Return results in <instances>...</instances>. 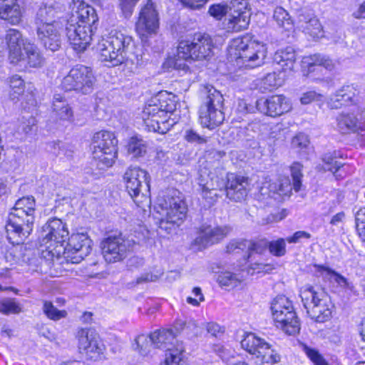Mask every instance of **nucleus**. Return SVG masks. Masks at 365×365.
<instances>
[{
	"label": "nucleus",
	"mask_w": 365,
	"mask_h": 365,
	"mask_svg": "<svg viewBox=\"0 0 365 365\" xmlns=\"http://www.w3.org/2000/svg\"><path fill=\"white\" fill-rule=\"evenodd\" d=\"M128 151L133 157H141L147 152L146 142L138 137H132L128 144Z\"/></svg>",
	"instance_id": "nucleus-38"
},
{
	"label": "nucleus",
	"mask_w": 365,
	"mask_h": 365,
	"mask_svg": "<svg viewBox=\"0 0 365 365\" xmlns=\"http://www.w3.org/2000/svg\"><path fill=\"white\" fill-rule=\"evenodd\" d=\"M36 31L38 42L46 50L54 52L61 48L63 41L61 24L36 28Z\"/></svg>",
	"instance_id": "nucleus-20"
},
{
	"label": "nucleus",
	"mask_w": 365,
	"mask_h": 365,
	"mask_svg": "<svg viewBox=\"0 0 365 365\" xmlns=\"http://www.w3.org/2000/svg\"><path fill=\"white\" fill-rule=\"evenodd\" d=\"M71 15L67 21L66 34L72 48L82 52L92 40L93 29L98 18L96 10L88 4L77 1L71 5Z\"/></svg>",
	"instance_id": "nucleus-1"
},
{
	"label": "nucleus",
	"mask_w": 365,
	"mask_h": 365,
	"mask_svg": "<svg viewBox=\"0 0 365 365\" xmlns=\"http://www.w3.org/2000/svg\"><path fill=\"white\" fill-rule=\"evenodd\" d=\"M96 77L90 67L76 65L73 67L61 81V88L66 91H75L87 95L94 89Z\"/></svg>",
	"instance_id": "nucleus-13"
},
{
	"label": "nucleus",
	"mask_w": 365,
	"mask_h": 365,
	"mask_svg": "<svg viewBox=\"0 0 365 365\" xmlns=\"http://www.w3.org/2000/svg\"><path fill=\"white\" fill-rule=\"evenodd\" d=\"M274 62L280 66L284 71H292L296 61L295 50L287 46L277 50L273 57Z\"/></svg>",
	"instance_id": "nucleus-31"
},
{
	"label": "nucleus",
	"mask_w": 365,
	"mask_h": 365,
	"mask_svg": "<svg viewBox=\"0 0 365 365\" xmlns=\"http://www.w3.org/2000/svg\"><path fill=\"white\" fill-rule=\"evenodd\" d=\"M25 55L20 60L26 63L30 67L37 68L43 65V58L38 48L34 43H29L24 47Z\"/></svg>",
	"instance_id": "nucleus-32"
},
{
	"label": "nucleus",
	"mask_w": 365,
	"mask_h": 365,
	"mask_svg": "<svg viewBox=\"0 0 365 365\" xmlns=\"http://www.w3.org/2000/svg\"><path fill=\"white\" fill-rule=\"evenodd\" d=\"M225 185L226 196L234 202H241L247 195L248 178L244 176L229 173Z\"/></svg>",
	"instance_id": "nucleus-21"
},
{
	"label": "nucleus",
	"mask_w": 365,
	"mask_h": 365,
	"mask_svg": "<svg viewBox=\"0 0 365 365\" xmlns=\"http://www.w3.org/2000/svg\"><path fill=\"white\" fill-rule=\"evenodd\" d=\"M247 243L246 249L248 252L247 257V260L252 257L253 252L262 254L269 246V241L267 240H260L255 242L247 240Z\"/></svg>",
	"instance_id": "nucleus-49"
},
{
	"label": "nucleus",
	"mask_w": 365,
	"mask_h": 365,
	"mask_svg": "<svg viewBox=\"0 0 365 365\" xmlns=\"http://www.w3.org/2000/svg\"><path fill=\"white\" fill-rule=\"evenodd\" d=\"M5 41L9 50V58L12 63H16L23 58V51L25 46L30 43L23 37L21 33L14 29L6 31Z\"/></svg>",
	"instance_id": "nucleus-23"
},
{
	"label": "nucleus",
	"mask_w": 365,
	"mask_h": 365,
	"mask_svg": "<svg viewBox=\"0 0 365 365\" xmlns=\"http://www.w3.org/2000/svg\"><path fill=\"white\" fill-rule=\"evenodd\" d=\"M22 312L21 305L15 298H5L0 301V312L5 315L18 314Z\"/></svg>",
	"instance_id": "nucleus-40"
},
{
	"label": "nucleus",
	"mask_w": 365,
	"mask_h": 365,
	"mask_svg": "<svg viewBox=\"0 0 365 365\" xmlns=\"http://www.w3.org/2000/svg\"><path fill=\"white\" fill-rule=\"evenodd\" d=\"M314 16V14L311 10L306 9L300 10L297 15V23L299 26L304 30L306 27L305 24H308V22H309Z\"/></svg>",
	"instance_id": "nucleus-59"
},
{
	"label": "nucleus",
	"mask_w": 365,
	"mask_h": 365,
	"mask_svg": "<svg viewBox=\"0 0 365 365\" xmlns=\"http://www.w3.org/2000/svg\"><path fill=\"white\" fill-rule=\"evenodd\" d=\"M231 58L239 68H253L262 66L267 54L266 45L250 36L235 38L230 48Z\"/></svg>",
	"instance_id": "nucleus-2"
},
{
	"label": "nucleus",
	"mask_w": 365,
	"mask_h": 365,
	"mask_svg": "<svg viewBox=\"0 0 365 365\" xmlns=\"http://www.w3.org/2000/svg\"><path fill=\"white\" fill-rule=\"evenodd\" d=\"M300 297L307 314L314 322L324 323L331 318L334 305L324 290L310 286L301 291Z\"/></svg>",
	"instance_id": "nucleus-5"
},
{
	"label": "nucleus",
	"mask_w": 365,
	"mask_h": 365,
	"mask_svg": "<svg viewBox=\"0 0 365 365\" xmlns=\"http://www.w3.org/2000/svg\"><path fill=\"white\" fill-rule=\"evenodd\" d=\"M53 117L59 120L71 121L73 119V110L68 101L60 93H56L52 102Z\"/></svg>",
	"instance_id": "nucleus-27"
},
{
	"label": "nucleus",
	"mask_w": 365,
	"mask_h": 365,
	"mask_svg": "<svg viewBox=\"0 0 365 365\" xmlns=\"http://www.w3.org/2000/svg\"><path fill=\"white\" fill-rule=\"evenodd\" d=\"M273 19L279 26L287 30L292 29V19L288 12L284 8L281 6L276 7L273 14Z\"/></svg>",
	"instance_id": "nucleus-41"
},
{
	"label": "nucleus",
	"mask_w": 365,
	"mask_h": 365,
	"mask_svg": "<svg viewBox=\"0 0 365 365\" xmlns=\"http://www.w3.org/2000/svg\"><path fill=\"white\" fill-rule=\"evenodd\" d=\"M291 109L289 101L283 95H273L257 100V110L272 118L280 116Z\"/></svg>",
	"instance_id": "nucleus-19"
},
{
	"label": "nucleus",
	"mask_w": 365,
	"mask_h": 365,
	"mask_svg": "<svg viewBox=\"0 0 365 365\" xmlns=\"http://www.w3.org/2000/svg\"><path fill=\"white\" fill-rule=\"evenodd\" d=\"M175 336L172 329L156 330L149 335V337L142 334L135 339L138 344L146 342V344H153L155 348H166L168 352L165 355V362L167 365H179L182 360L184 347L182 344H178L177 348L173 349L167 347V344H173Z\"/></svg>",
	"instance_id": "nucleus-12"
},
{
	"label": "nucleus",
	"mask_w": 365,
	"mask_h": 365,
	"mask_svg": "<svg viewBox=\"0 0 365 365\" xmlns=\"http://www.w3.org/2000/svg\"><path fill=\"white\" fill-rule=\"evenodd\" d=\"M226 4L230 11L242 12L247 11V0H226Z\"/></svg>",
	"instance_id": "nucleus-57"
},
{
	"label": "nucleus",
	"mask_w": 365,
	"mask_h": 365,
	"mask_svg": "<svg viewBox=\"0 0 365 365\" xmlns=\"http://www.w3.org/2000/svg\"><path fill=\"white\" fill-rule=\"evenodd\" d=\"M77 337L79 348L83 349L87 358L97 361L103 357L106 347L95 330L82 328L78 331Z\"/></svg>",
	"instance_id": "nucleus-18"
},
{
	"label": "nucleus",
	"mask_w": 365,
	"mask_h": 365,
	"mask_svg": "<svg viewBox=\"0 0 365 365\" xmlns=\"http://www.w3.org/2000/svg\"><path fill=\"white\" fill-rule=\"evenodd\" d=\"M10 97L12 100L18 98L24 92V82L21 76H13L10 79Z\"/></svg>",
	"instance_id": "nucleus-43"
},
{
	"label": "nucleus",
	"mask_w": 365,
	"mask_h": 365,
	"mask_svg": "<svg viewBox=\"0 0 365 365\" xmlns=\"http://www.w3.org/2000/svg\"><path fill=\"white\" fill-rule=\"evenodd\" d=\"M157 209L161 216L159 227L168 233L179 227L187 216V206L178 196L167 195L159 200Z\"/></svg>",
	"instance_id": "nucleus-6"
},
{
	"label": "nucleus",
	"mask_w": 365,
	"mask_h": 365,
	"mask_svg": "<svg viewBox=\"0 0 365 365\" xmlns=\"http://www.w3.org/2000/svg\"><path fill=\"white\" fill-rule=\"evenodd\" d=\"M16 1L0 4V18L14 25L19 24L22 18V12Z\"/></svg>",
	"instance_id": "nucleus-30"
},
{
	"label": "nucleus",
	"mask_w": 365,
	"mask_h": 365,
	"mask_svg": "<svg viewBox=\"0 0 365 365\" xmlns=\"http://www.w3.org/2000/svg\"><path fill=\"white\" fill-rule=\"evenodd\" d=\"M202 196L204 199L207 200L209 205L213 204L217 199V194L215 192V189L213 187H210L207 185H202Z\"/></svg>",
	"instance_id": "nucleus-61"
},
{
	"label": "nucleus",
	"mask_w": 365,
	"mask_h": 365,
	"mask_svg": "<svg viewBox=\"0 0 365 365\" xmlns=\"http://www.w3.org/2000/svg\"><path fill=\"white\" fill-rule=\"evenodd\" d=\"M273 319L277 327L289 335L299 331L300 323L292 303L284 295L275 297L271 304Z\"/></svg>",
	"instance_id": "nucleus-11"
},
{
	"label": "nucleus",
	"mask_w": 365,
	"mask_h": 365,
	"mask_svg": "<svg viewBox=\"0 0 365 365\" xmlns=\"http://www.w3.org/2000/svg\"><path fill=\"white\" fill-rule=\"evenodd\" d=\"M269 250L271 254L277 257H282L286 254V244L283 238L269 242Z\"/></svg>",
	"instance_id": "nucleus-53"
},
{
	"label": "nucleus",
	"mask_w": 365,
	"mask_h": 365,
	"mask_svg": "<svg viewBox=\"0 0 365 365\" xmlns=\"http://www.w3.org/2000/svg\"><path fill=\"white\" fill-rule=\"evenodd\" d=\"M133 38L120 32L110 34L103 38L98 44L96 49L100 53L101 61H109L112 66H118L125 61L131 60Z\"/></svg>",
	"instance_id": "nucleus-4"
},
{
	"label": "nucleus",
	"mask_w": 365,
	"mask_h": 365,
	"mask_svg": "<svg viewBox=\"0 0 365 365\" xmlns=\"http://www.w3.org/2000/svg\"><path fill=\"white\" fill-rule=\"evenodd\" d=\"M69 232L66 223L58 218H51L43 225L41 232V244L46 246L42 250L43 257L51 260V255L47 252L58 249V246H63L68 239Z\"/></svg>",
	"instance_id": "nucleus-14"
},
{
	"label": "nucleus",
	"mask_w": 365,
	"mask_h": 365,
	"mask_svg": "<svg viewBox=\"0 0 365 365\" xmlns=\"http://www.w3.org/2000/svg\"><path fill=\"white\" fill-rule=\"evenodd\" d=\"M314 267L316 269V272L319 273L320 276H322L324 279H328L330 281L336 282L340 287H341L344 290H354V286L352 284V283L349 282L346 278H345L339 273L324 265L315 264H314Z\"/></svg>",
	"instance_id": "nucleus-28"
},
{
	"label": "nucleus",
	"mask_w": 365,
	"mask_h": 365,
	"mask_svg": "<svg viewBox=\"0 0 365 365\" xmlns=\"http://www.w3.org/2000/svg\"><path fill=\"white\" fill-rule=\"evenodd\" d=\"M58 146V151L56 152L53 151V154L56 156H59L61 158H67L69 159L72 157L73 155V150L71 149H68L67 148V145L63 143H54L53 146L54 148H56V146Z\"/></svg>",
	"instance_id": "nucleus-63"
},
{
	"label": "nucleus",
	"mask_w": 365,
	"mask_h": 365,
	"mask_svg": "<svg viewBox=\"0 0 365 365\" xmlns=\"http://www.w3.org/2000/svg\"><path fill=\"white\" fill-rule=\"evenodd\" d=\"M305 25L306 27L304 29L303 31L306 34H309L313 38H319L323 36L322 26L316 16Z\"/></svg>",
	"instance_id": "nucleus-50"
},
{
	"label": "nucleus",
	"mask_w": 365,
	"mask_h": 365,
	"mask_svg": "<svg viewBox=\"0 0 365 365\" xmlns=\"http://www.w3.org/2000/svg\"><path fill=\"white\" fill-rule=\"evenodd\" d=\"M61 12L62 7L56 3L40 6L34 19L35 29L54 24H61L56 19L59 18V14Z\"/></svg>",
	"instance_id": "nucleus-25"
},
{
	"label": "nucleus",
	"mask_w": 365,
	"mask_h": 365,
	"mask_svg": "<svg viewBox=\"0 0 365 365\" xmlns=\"http://www.w3.org/2000/svg\"><path fill=\"white\" fill-rule=\"evenodd\" d=\"M230 231L227 226L212 227L210 225H202L199 236L195 240V244L205 247L217 243Z\"/></svg>",
	"instance_id": "nucleus-24"
},
{
	"label": "nucleus",
	"mask_w": 365,
	"mask_h": 365,
	"mask_svg": "<svg viewBox=\"0 0 365 365\" xmlns=\"http://www.w3.org/2000/svg\"><path fill=\"white\" fill-rule=\"evenodd\" d=\"M303 350L314 365H329L317 349L304 346Z\"/></svg>",
	"instance_id": "nucleus-55"
},
{
	"label": "nucleus",
	"mask_w": 365,
	"mask_h": 365,
	"mask_svg": "<svg viewBox=\"0 0 365 365\" xmlns=\"http://www.w3.org/2000/svg\"><path fill=\"white\" fill-rule=\"evenodd\" d=\"M43 312L48 319L54 321L64 318L67 314L66 311L58 310L52 302L48 301L43 302Z\"/></svg>",
	"instance_id": "nucleus-44"
},
{
	"label": "nucleus",
	"mask_w": 365,
	"mask_h": 365,
	"mask_svg": "<svg viewBox=\"0 0 365 365\" xmlns=\"http://www.w3.org/2000/svg\"><path fill=\"white\" fill-rule=\"evenodd\" d=\"M257 110V101L255 102V105L253 106L250 103H248L246 101L240 99L238 101L237 111L242 114L254 113Z\"/></svg>",
	"instance_id": "nucleus-64"
},
{
	"label": "nucleus",
	"mask_w": 365,
	"mask_h": 365,
	"mask_svg": "<svg viewBox=\"0 0 365 365\" xmlns=\"http://www.w3.org/2000/svg\"><path fill=\"white\" fill-rule=\"evenodd\" d=\"M140 0H118V7L125 18H130Z\"/></svg>",
	"instance_id": "nucleus-56"
},
{
	"label": "nucleus",
	"mask_w": 365,
	"mask_h": 365,
	"mask_svg": "<svg viewBox=\"0 0 365 365\" xmlns=\"http://www.w3.org/2000/svg\"><path fill=\"white\" fill-rule=\"evenodd\" d=\"M159 27L158 13L154 3L147 0L141 8L138 19L135 24V30L143 41H147L148 36L156 34Z\"/></svg>",
	"instance_id": "nucleus-17"
},
{
	"label": "nucleus",
	"mask_w": 365,
	"mask_h": 365,
	"mask_svg": "<svg viewBox=\"0 0 365 365\" xmlns=\"http://www.w3.org/2000/svg\"><path fill=\"white\" fill-rule=\"evenodd\" d=\"M261 85L264 90L271 91L281 85V80L275 72L269 73L262 79Z\"/></svg>",
	"instance_id": "nucleus-52"
},
{
	"label": "nucleus",
	"mask_w": 365,
	"mask_h": 365,
	"mask_svg": "<svg viewBox=\"0 0 365 365\" xmlns=\"http://www.w3.org/2000/svg\"><path fill=\"white\" fill-rule=\"evenodd\" d=\"M265 343L264 339L256 336L252 333H249L241 341V346L250 354L257 356L258 351L263 349Z\"/></svg>",
	"instance_id": "nucleus-35"
},
{
	"label": "nucleus",
	"mask_w": 365,
	"mask_h": 365,
	"mask_svg": "<svg viewBox=\"0 0 365 365\" xmlns=\"http://www.w3.org/2000/svg\"><path fill=\"white\" fill-rule=\"evenodd\" d=\"M290 181L288 178L279 180L278 182H272L271 189L273 191V194H278L279 195L284 196L288 195L292 189Z\"/></svg>",
	"instance_id": "nucleus-48"
},
{
	"label": "nucleus",
	"mask_w": 365,
	"mask_h": 365,
	"mask_svg": "<svg viewBox=\"0 0 365 365\" xmlns=\"http://www.w3.org/2000/svg\"><path fill=\"white\" fill-rule=\"evenodd\" d=\"M356 230L360 235V232L365 234V207L360 208L355 216Z\"/></svg>",
	"instance_id": "nucleus-60"
},
{
	"label": "nucleus",
	"mask_w": 365,
	"mask_h": 365,
	"mask_svg": "<svg viewBox=\"0 0 365 365\" xmlns=\"http://www.w3.org/2000/svg\"><path fill=\"white\" fill-rule=\"evenodd\" d=\"M257 358L259 359L262 363L276 364L280 361L281 357L274 350L271 349L268 343H265L263 349L258 351Z\"/></svg>",
	"instance_id": "nucleus-39"
},
{
	"label": "nucleus",
	"mask_w": 365,
	"mask_h": 365,
	"mask_svg": "<svg viewBox=\"0 0 365 365\" xmlns=\"http://www.w3.org/2000/svg\"><path fill=\"white\" fill-rule=\"evenodd\" d=\"M302 165L298 162L293 163L292 165L290 166L291 175L293 181V188L296 192L299 191L302 185Z\"/></svg>",
	"instance_id": "nucleus-46"
},
{
	"label": "nucleus",
	"mask_w": 365,
	"mask_h": 365,
	"mask_svg": "<svg viewBox=\"0 0 365 365\" xmlns=\"http://www.w3.org/2000/svg\"><path fill=\"white\" fill-rule=\"evenodd\" d=\"M184 138L190 143L203 144L207 141L204 136L200 135L192 128L185 130Z\"/></svg>",
	"instance_id": "nucleus-58"
},
{
	"label": "nucleus",
	"mask_w": 365,
	"mask_h": 365,
	"mask_svg": "<svg viewBox=\"0 0 365 365\" xmlns=\"http://www.w3.org/2000/svg\"><path fill=\"white\" fill-rule=\"evenodd\" d=\"M336 127L342 134L356 133L360 128V123L353 113H341L336 117Z\"/></svg>",
	"instance_id": "nucleus-29"
},
{
	"label": "nucleus",
	"mask_w": 365,
	"mask_h": 365,
	"mask_svg": "<svg viewBox=\"0 0 365 365\" xmlns=\"http://www.w3.org/2000/svg\"><path fill=\"white\" fill-rule=\"evenodd\" d=\"M247 240L232 241L227 245V252L230 253H240L246 250Z\"/></svg>",
	"instance_id": "nucleus-62"
},
{
	"label": "nucleus",
	"mask_w": 365,
	"mask_h": 365,
	"mask_svg": "<svg viewBox=\"0 0 365 365\" xmlns=\"http://www.w3.org/2000/svg\"><path fill=\"white\" fill-rule=\"evenodd\" d=\"M143 121L148 131L165 133L168 130V116L152 105H148L143 110Z\"/></svg>",
	"instance_id": "nucleus-22"
},
{
	"label": "nucleus",
	"mask_w": 365,
	"mask_h": 365,
	"mask_svg": "<svg viewBox=\"0 0 365 365\" xmlns=\"http://www.w3.org/2000/svg\"><path fill=\"white\" fill-rule=\"evenodd\" d=\"M302 63L304 66H307L309 71H311V68L312 66L316 65L323 66L324 68L329 70H331L333 68L331 60L320 54H314L312 56L304 57Z\"/></svg>",
	"instance_id": "nucleus-37"
},
{
	"label": "nucleus",
	"mask_w": 365,
	"mask_h": 365,
	"mask_svg": "<svg viewBox=\"0 0 365 365\" xmlns=\"http://www.w3.org/2000/svg\"><path fill=\"white\" fill-rule=\"evenodd\" d=\"M11 210H24V212H36V201L33 196L23 197L16 201Z\"/></svg>",
	"instance_id": "nucleus-42"
},
{
	"label": "nucleus",
	"mask_w": 365,
	"mask_h": 365,
	"mask_svg": "<svg viewBox=\"0 0 365 365\" xmlns=\"http://www.w3.org/2000/svg\"><path fill=\"white\" fill-rule=\"evenodd\" d=\"M123 179L127 192L138 206L139 203L143 202V199L148 200L150 176L146 170L139 167H130L125 171Z\"/></svg>",
	"instance_id": "nucleus-15"
},
{
	"label": "nucleus",
	"mask_w": 365,
	"mask_h": 365,
	"mask_svg": "<svg viewBox=\"0 0 365 365\" xmlns=\"http://www.w3.org/2000/svg\"><path fill=\"white\" fill-rule=\"evenodd\" d=\"M175 96H172L171 98H163L161 97L159 99V105L155 104L159 110L164 113V116H168V113H173L177 109V102L175 101Z\"/></svg>",
	"instance_id": "nucleus-47"
},
{
	"label": "nucleus",
	"mask_w": 365,
	"mask_h": 365,
	"mask_svg": "<svg viewBox=\"0 0 365 365\" xmlns=\"http://www.w3.org/2000/svg\"><path fill=\"white\" fill-rule=\"evenodd\" d=\"M35 213L11 210L5 225L6 238L12 245L23 244L34 229Z\"/></svg>",
	"instance_id": "nucleus-10"
},
{
	"label": "nucleus",
	"mask_w": 365,
	"mask_h": 365,
	"mask_svg": "<svg viewBox=\"0 0 365 365\" xmlns=\"http://www.w3.org/2000/svg\"><path fill=\"white\" fill-rule=\"evenodd\" d=\"M214 43L210 35L196 33L190 39L179 42L177 51L178 58L183 60L202 61L212 56Z\"/></svg>",
	"instance_id": "nucleus-9"
},
{
	"label": "nucleus",
	"mask_w": 365,
	"mask_h": 365,
	"mask_svg": "<svg viewBox=\"0 0 365 365\" xmlns=\"http://www.w3.org/2000/svg\"><path fill=\"white\" fill-rule=\"evenodd\" d=\"M339 157V153L336 150L331 153H325L322 157L324 169L333 173H336L344 165L343 163L337 160Z\"/></svg>",
	"instance_id": "nucleus-36"
},
{
	"label": "nucleus",
	"mask_w": 365,
	"mask_h": 365,
	"mask_svg": "<svg viewBox=\"0 0 365 365\" xmlns=\"http://www.w3.org/2000/svg\"><path fill=\"white\" fill-rule=\"evenodd\" d=\"M202 103L199 108L201 125L213 129L225 120V98L221 92L212 85H205L201 90Z\"/></svg>",
	"instance_id": "nucleus-3"
},
{
	"label": "nucleus",
	"mask_w": 365,
	"mask_h": 365,
	"mask_svg": "<svg viewBox=\"0 0 365 365\" xmlns=\"http://www.w3.org/2000/svg\"><path fill=\"white\" fill-rule=\"evenodd\" d=\"M265 343L264 339L256 336L252 333H249L241 341V346L250 354L257 356L258 351L263 349Z\"/></svg>",
	"instance_id": "nucleus-34"
},
{
	"label": "nucleus",
	"mask_w": 365,
	"mask_h": 365,
	"mask_svg": "<svg viewBox=\"0 0 365 365\" xmlns=\"http://www.w3.org/2000/svg\"><path fill=\"white\" fill-rule=\"evenodd\" d=\"M134 242L125 239L122 235H110L101 242L102 255L108 263H115L123 260L132 250Z\"/></svg>",
	"instance_id": "nucleus-16"
},
{
	"label": "nucleus",
	"mask_w": 365,
	"mask_h": 365,
	"mask_svg": "<svg viewBox=\"0 0 365 365\" xmlns=\"http://www.w3.org/2000/svg\"><path fill=\"white\" fill-rule=\"evenodd\" d=\"M229 11L226 3L212 4L208 10L209 14L216 20H221Z\"/></svg>",
	"instance_id": "nucleus-54"
},
{
	"label": "nucleus",
	"mask_w": 365,
	"mask_h": 365,
	"mask_svg": "<svg viewBox=\"0 0 365 365\" xmlns=\"http://www.w3.org/2000/svg\"><path fill=\"white\" fill-rule=\"evenodd\" d=\"M93 165L99 170L111 167L117 158L118 140L114 134L106 130L96 133L93 138Z\"/></svg>",
	"instance_id": "nucleus-8"
},
{
	"label": "nucleus",
	"mask_w": 365,
	"mask_h": 365,
	"mask_svg": "<svg viewBox=\"0 0 365 365\" xmlns=\"http://www.w3.org/2000/svg\"><path fill=\"white\" fill-rule=\"evenodd\" d=\"M217 281L221 287H225L226 289L233 288L238 284L237 275L230 272L219 274Z\"/></svg>",
	"instance_id": "nucleus-45"
},
{
	"label": "nucleus",
	"mask_w": 365,
	"mask_h": 365,
	"mask_svg": "<svg viewBox=\"0 0 365 365\" xmlns=\"http://www.w3.org/2000/svg\"><path fill=\"white\" fill-rule=\"evenodd\" d=\"M250 23V14L248 11L236 12L231 14L227 28L232 31L239 32L246 29Z\"/></svg>",
	"instance_id": "nucleus-33"
},
{
	"label": "nucleus",
	"mask_w": 365,
	"mask_h": 365,
	"mask_svg": "<svg viewBox=\"0 0 365 365\" xmlns=\"http://www.w3.org/2000/svg\"><path fill=\"white\" fill-rule=\"evenodd\" d=\"M305 25L306 27L304 29L303 31L306 34H309L313 38H319L323 36L322 26L316 16Z\"/></svg>",
	"instance_id": "nucleus-51"
},
{
	"label": "nucleus",
	"mask_w": 365,
	"mask_h": 365,
	"mask_svg": "<svg viewBox=\"0 0 365 365\" xmlns=\"http://www.w3.org/2000/svg\"><path fill=\"white\" fill-rule=\"evenodd\" d=\"M92 240L86 233H74L67 240L66 247L58 246L54 252L48 250L51 261L63 258L66 262L80 263L91 251Z\"/></svg>",
	"instance_id": "nucleus-7"
},
{
	"label": "nucleus",
	"mask_w": 365,
	"mask_h": 365,
	"mask_svg": "<svg viewBox=\"0 0 365 365\" xmlns=\"http://www.w3.org/2000/svg\"><path fill=\"white\" fill-rule=\"evenodd\" d=\"M359 91L353 85H346L337 90L331 97L330 103L333 108L341 106L356 104L359 102Z\"/></svg>",
	"instance_id": "nucleus-26"
}]
</instances>
